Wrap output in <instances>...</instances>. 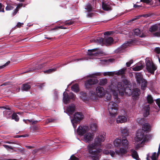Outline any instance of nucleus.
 Masks as SVG:
<instances>
[{
    "mask_svg": "<svg viewBox=\"0 0 160 160\" xmlns=\"http://www.w3.org/2000/svg\"><path fill=\"white\" fill-rule=\"evenodd\" d=\"M144 112L143 114L144 116L145 117H147L149 115V113L150 107L149 105L145 106L144 108Z\"/></svg>",
    "mask_w": 160,
    "mask_h": 160,
    "instance_id": "obj_29",
    "label": "nucleus"
},
{
    "mask_svg": "<svg viewBox=\"0 0 160 160\" xmlns=\"http://www.w3.org/2000/svg\"><path fill=\"white\" fill-rule=\"evenodd\" d=\"M130 45V41L123 44L121 46L117 49L116 51L117 53H121L126 51Z\"/></svg>",
    "mask_w": 160,
    "mask_h": 160,
    "instance_id": "obj_11",
    "label": "nucleus"
},
{
    "mask_svg": "<svg viewBox=\"0 0 160 160\" xmlns=\"http://www.w3.org/2000/svg\"><path fill=\"white\" fill-rule=\"evenodd\" d=\"M111 3L109 2H102V8L103 10L106 11H111L112 10V7L110 6Z\"/></svg>",
    "mask_w": 160,
    "mask_h": 160,
    "instance_id": "obj_16",
    "label": "nucleus"
},
{
    "mask_svg": "<svg viewBox=\"0 0 160 160\" xmlns=\"http://www.w3.org/2000/svg\"><path fill=\"white\" fill-rule=\"evenodd\" d=\"M97 126L95 123H93L91 124L90 128L91 130L93 132H95L97 129Z\"/></svg>",
    "mask_w": 160,
    "mask_h": 160,
    "instance_id": "obj_42",
    "label": "nucleus"
},
{
    "mask_svg": "<svg viewBox=\"0 0 160 160\" xmlns=\"http://www.w3.org/2000/svg\"><path fill=\"white\" fill-rule=\"evenodd\" d=\"M121 132L124 135L126 136L127 135L129 131L127 128H124L121 129Z\"/></svg>",
    "mask_w": 160,
    "mask_h": 160,
    "instance_id": "obj_41",
    "label": "nucleus"
},
{
    "mask_svg": "<svg viewBox=\"0 0 160 160\" xmlns=\"http://www.w3.org/2000/svg\"><path fill=\"white\" fill-rule=\"evenodd\" d=\"M140 90L138 88H135L133 90L131 95L133 101H136L138 99L140 94Z\"/></svg>",
    "mask_w": 160,
    "mask_h": 160,
    "instance_id": "obj_14",
    "label": "nucleus"
},
{
    "mask_svg": "<svg viewBox=\"0 0 160 160\" xmlns=\"http://www.w3.org/2000/svg\"><path fill=\"white\" fill-rule=\"evenodd\" d=\"M146 69L148 72L151 74H154L155 71L157 69V66L153 62H151L148 58L145 59Z\"/></svg>",
    "mask_w": 160,
    "mask_h": 160,
    "instance_id": "obj_4",
    "label": "nucleus"
},
{
    "mask_svg": "<svg viewBox=\"0 0 160 160\" xmlns=\"http://www.w3.org/2000/svg\"><path fill=\"white\" fill-rule=\"evenodd\" d=\"M14 8V7L10 5H8L6 7L5 9L6 10L8 11L12 10Z\"/></svg>",
    "mask_w": 160,
    "mask_h": 160,
    "instance_id": "obj_52",
    "label": "nucleus"
},
{
    "mask_svg": "<svg viewBox=\"0 0 160 160\" xmlns=\"http://www.w3.org/2000/svg\"><path fill=\"white\" fill-rule=\"evenodd\" d=\"M113 33V31H107L104 33V35H110Z\"/></svg>",
    "mask_w": 160,
    "mask_h": 160,
    "instance_id": "obj_54",
    "label": "nucleus"
},
{
    "mask_svg": "<svg viewBox=\"0 0 160 160\" xmlns=\"http://www.w3.org/2000/svg\"><path fill=\"white\" fill-rule=\"evenodd\" d=\"M126 117L123 116H118L117 118L116 122L118 123L124 122L127 121Z\"/></svg>",
    "mask_w": 160,
    "mask_h": 160,
    "instance_id": "obj_24",
    "label": "nucleus"
},
{
    "mask_svg": "<svg viewBox=\"0 0 160 160\" xmlns=\"http://www.w3.org/2000/svg\"><path fill=\"white\" fill-rule=\"evenodd\" d=\"M70 159L71 160H79L78 158L75 156L73 155L71 156Z\"/></svg>",
    "mask_w": 160,
    "mask_h": 160,
    "instance_id": "obj_56",
    "label": "nucleus"
},
{
    "mask_svg": "<svg viewBox=\"0 0 160 160\" xmlns=\"http://www.w3.org/2000/svg\"><path fill=\"white\" fill-rule=\"evenodd\" d=\"M31 88L30 85L28 83H25L22 85L21 89L23 91H27Z\"/></svg>",
    "mask_w": 160,
    "mask_h": 160,
    "instance_id": "obj_32",
    "label": "nucleus"
},
{
    "mask_svg": "<svg viewBox=\"0 0 160 160\" xmlns=\"http://www.w3.org/2000/svg\"><path fill=\"white\" fill-rule=\"evenodd\" d=\"M135 35L139 36V37L142 38L145 37V35L143 34L142 31H141L138 28H136L133 31Z\"/></svg>",
    "mask_w": 160,
    "mask_h": 160,
    "instance_id": "obj_26",
    "label": "nucleus"
},
{
    "mask_svg": "<svg viewBox=\"0 0 160 160\" xmlns=\"http://www.w3.org/2000/svg\"><path fill=\"white\" fill-rule=\"evenodd\" d=\"M149 30L152 33L154 36L160 37V23L158 24H155L152 26Z\"/></svg>",
    "mask_w": 160,
    "mask_h": 160,
    "instance_id": "obj_7",
    "label": "nucleus"
},
{
    "mask_svg": "<svg viewBox=\"0 0 160 160\" xmlns=\"http://www.w3.org/2000/svg\"><path fill=\"white\" fill-rule=\"evenodd\" d=\"M96 2V0H93L91 2L92 4H91L89 3H88L85 7V9L87 10V12H90L92 11V7L93 6V4L94 2Z\"/></svg>",
    "mask_w": 160,
    "mask_h": 160,
    "instance_id": "obj_19",
    "label": "nucleus"
},
{
    "mask_svg": "<svg viewBox=\"0 0 160 160\" xmlns=\"http://www.w3.org/2000/svg\"><path fill=\"white\" fill-rule=\"evenodd\" d=\"M98 82V80L95 78L87 79L84 82V86L86 89H89L92 88Z\"/></svg>",
    "mask_w": 160,
    "mask_h": 160,
    "instance_id": "obj_6",
    "label": "nucleus"
},
{
    "mask_svg": "<svg viewBox=\"0 0 160 160\" xmlns=\"http://www.w3.org/2000/svg\"><path fill=\"white\" fill-rule=\"evenodd\" d=\"M2 4L0 2V12H4V8L3 7L2 8ZM3 7H4V6H3Z\"/></svg>",
    "mask_w": 160,
    "mask_h": 160,
    "instance_id": "obj_59",
    "label": "nucleus"
},
{
    "mask_svg": "<svg viewBox=\"0 0 160 160\" xmlns=\"http://www.w3.org/2000/svg\"><path fill=\"white\" fill-rule=\"evenodd\" d=\"M140 18V16L139 15L135 16L133 18L131 19V21H134L136 20L139 19Z\"/></svg>",
    "mask_w": 160,
    "mask_h": 160,
    "instance_id": "obj_55",
    "label": "nucleus"
},
{
    "mask_svg": "<svg viewBox=\"0 0 160 160\" xmlns=\"http://www.w3.org/2000/svg\"><path fill=\"white\" fill-rule=\"evenodd\" d=\"M114 144L116 147L120 148L121 146H123L124 148H120L119 149H116L115 150L116 154L119 155H122L126 153L128 145V141L126 138L124 137L122 140L120 139L116 138L114 142Z\"/></svg>",
    "mask_w": 160,
    "mask_h": 160,
    "instance_id": "obj_2",
    "label": "nucleus"
},
{
    "mask_svg": "<svg viewBox=\"0 0 160 160\" xmlns=\"http://www.w3.org/2000/svg\"><path fill=\"white\" fill-rule=\"evenodd\" d=\"M24 122L27 124H28L29 122H32V124H36L38 122V121H34L33 120H31V119H27L25 120L24 119L23 120Z\"/></svg>",
    "mask_w": 160,
    "mask_h": 160,
    "instance_id": "obj_38",
    "label": "nucleus"
},
{
    "mask_svg": "<svg viewBox=\"0 0 160 160\" xmlns=\"http://www.w3.org/2000/svg\"><path fill=\"white\" fill-rule=\"evenodd\" d=\"M104 38H102L98 37L97 39L94 40V42L101 44H104Z\"/></svg>",
    "mask_w": 160,
    "mask_h": 160,
    "instance_id": "obj_31",
    "label": "nucleus"
},
{
    "mask_svg": "<svg viewBox=\"0 0 160 160\" xmlns=\"http://www.w3.org/2000/svg\"><path fill=\"white\" fill-rule=\"evenodd\" d=\"M96 93L94 92L93 93H92V94H93L95 96L97 95L99 97H102L105 94L104 88L100 86L97 87L96 89Z\"/></svg>",
    "mask_w": 160,
    "mask_h": 160,
    "instance_id": "obj_10",
    "label": "nucleus"
},
{
    "mask_svg": "<svg viewBox=\"0 0 160 160\" xmlns=\"http://www.w3.org/2000/svg\"><path fill=\"white\" fill-rule=\"evenodd\" d=\"M71 89L72 91L75 92H78L79 91L78 85L77 84H75L72 85L71 87Z\"/></svg>",
    "mask_w": 160,
    "mask_h": 160,
    "instance_id": "obj_35",
    "label": "nucleus"
},
{
    "mask_svg": "<svg viewBox=\"0 0 160 160\" xmlns=\"http://www.w3.org/2000/svg\"><path fill=\"white\" fill-rule=\"evenodd\" d=\"M141 89L142 90H144L146 89L147 86V82L145 79H144L141 82Z\"/></svg>",
    "mask_w": 160,
    "mask_h": 160,
    "instance_id": "obj_33",
    "label": "nucleus"
},
{
    "mask_svg": "<svg viewBox=\"0 0 160 160\" xmlns=\"http://www.w3.org/2000/svg\"><path fill=\"white\" fill-rule=\"evenodd\" d=\"M18 9H17V8H16L14 10V11L13 13V16H15V15H16L17 14V13L18 12Z\"/></svg>",
    "mask_w": 160,
    "mask_h": 160,
    "instance_id": "obj_64",
    "label": "nucleus"
},
{
    "mask_svg": "<svg viewBox=\"0 0 160 160\" xmlns=\"http://www.w3.org/2000/svg\"><path fill=\"white\" fill-rule=\"evenodd\" d=\"M93 133L87 132L84 136V140L86 142H89L93 140Z\"/></svg>",
    "mask_w": 160,
    "mask_h": 160,
    "instance_id": "obj_15",
    "label": "nucleus"
},
{
    "mask_svg": "<svg viewBox=\"0 0 160 160\" xmlns=\"http://www.w3.org/2000/svg\"><path fill=\"white\" fill-rule=\"evenodd\" d=\"M122 82L124 86L125 87V86L128 85L129 83L128 81L125 78H124L122 80Z\"/></svg>",
    "mask_w": 160,
    "mask_h": 160,
    "instance_id": "obj_50",
    "label": "nucleus"
},
{
    "mask_svg": "<svg viewBox=\"0 0 160 160\" xmlns=\"http://www.w3.org/2000/svg\"><path fill=\"white\" fill-rule=\"evenodd\" d=\"M113 95L114 99H115V102L117 103H119L120 99L118 98V92L114 91L113 92Z\"/></svg>",
    "mask_w": 160,
    "mask_h": 160,
    "instance_id": "obj_36",
    "label": "nucleus"
},
{
    "mask_svg": "<svg viewBox=\"0 0 160 160\" xmlns=\"http://www.w3.org/2000/svg\"><path fill=\"white\" fill-rule=\"evenodd\" d=\"M155 52L157 54H159L160 53V48L159 47L156 48L154 49Z\"/></svg>",
    "mask_w": 160,
    "mask_h": 160,
    "instance_id": "obj_57",
    "label": "nucleus"
},
{
    "mask_svg": "<svg viewBox=\"0 0 160 160\" xmlns=\"http://www.w3.org/2000/svg\"><path fill=\"white\" fill-rule=\"evenodd\" d=\"M134 140L137 148L142 147L146 141V134L143 132L141 131V130H139L137 132Z\"/></svg>",
    "mask_w": 160,
    "mask_h": 160,
    "instance_id": "obj_3",
    "label": "nucleus"
},
{
    "mask_svg": "<svg viewBox=\"0 0 160 160\" xmlns=\"http://www.w3.org/2000/svg\"><path fill=\"white\" fill-rule=\"evenodd\" d=\"M75 97V95L72 92L68 94L66 92H64L63 93V102L65 104L68 103L70 99L74 100Z\"/></svg>",
    "mask_w": 160,
    "mask_h": 160,
    "instance_id": "obj_8",
    "label": "nucleus"
},
{
    "mask_svg": "<svg viewBox=\"0 0 160 160\" xmlns=\"http://www.w3.org/2000/svg\"><path fill=\"white\" fill-rule=\"evenodd\" d=\"M83 60V58H79V59H73L71 61L68 62L67 63H65V64H64L63 65L64 66V65H66L68 63H70V62H75V61L78 62V61H79L80 60Z\"/></svg>",
    "mask_w": 160,
    "mask_h": 160,
    "instance_id": "obj_49",
    "label": "nucleus"
},
{
    "mask_svg": "<svg viewBox=\"0 0 160 160\" xmlns=\"http://www.w3.org/2000/svg\"><path fill=\"white\" fill-rule=\"evenodd\" d=\"M71 122L74 128V129H75L77 127V124L78 123H75V122H74V121L72 120H71Z\"/></svg>",
    "mask_w": 160,
    "mask_h": 160,
    "instance_id": "obj_58",
    "label": "nucleus"
},
{
    "mask_svg": "<svg viewBox=\"0 0 160 160\" xmlns=\"http://www.w3.org/2000/svg\"><path fill=\"white\" fill-rule=\"evenodd\" d=\"M150 126L148 123H145L142 126V131L144 133L145 132H147L150 130Z\"/></svg>",
    "mask_w": 160,
    "mask_h": 160,
    "instance_id": "obj_27",
    "label": "nucleus"
},
{
    "mask_svg": "<svg viewBox=\"0 0 160 160\" xmlns=\"http://www.w3.org/2000/svg\"><path fill=\"white\" fill-rule=\"evenodd\" d=\"M12 118L14 119L16 121L18 122L19 120V118L18 115L15 113H14L12 115Z\"/></svg>",
    "mask_w": 160,
    "mask_h": 160,
    "instance_id": "obj_43",
    "label": "nucleus"
},
{
    "mask_svg": "<svg viewBox=\"0 0 160 160\" xmlns=\"http://www.w3.org/2000/svg\"><path fill=\"white\" fill-rule=\"evenodd\" d=\"M147 102L149 104H152L154 100L152 96L148 94L146 98Z\"/></svg>",
    "mask_w": 160,
    "mask_h": 160,
    "instance_id": "obj_34",
    "label": "nucleus"
},
{
    "mask_svg": "<svg viewBox=\"0 0 160 160\" xmlns=\"http://www.w3.org/2000/svg\"><path fill=\"white\" fill-rule=\"evenodd\" d=\"M3 113L7 117L9 116L12 113L10 108H8L7 110H5L3 112Z\"/></svg>",
    "mask_w": 160,
    "mask_h": 160,
    "instance_id": "obj_37",
    "label": "nucleus"
},
{
    "mask_svg": "<svg viewBox=\"0 0 160 160\" xmlns=\"http://www.w3.org/2000/svg\"><path fill=\"white\" fill-rule=\"evenodd\" d=\"M108 110L111 116H113L117 114L118 105L113 102H109L108 104Z\"/></svg>",
    "mask_w": 160,
    "mask_h": 160,
    "instance_id": "obj_5",
    "label": "nucleus"
},
{
    "mask_svg": "<svg viewBox=\"0 0 160 160\" xmlns=\"http://www.w3.org/2000/svg\"><path fill=\"white\" fill-rule=\"evenodd\" d=\"M127 69V68L125 67L119 70L117 72H116V75H120L124 74L126 72Z\"/></svg>",
    "mask_w": 160,
    "mask_h": 160,
    "instance_id": "obj_30",
    "label": "nucleus"
},
{
    "mask_svg": "<svg viewBox=\"0 0 160 160\" xmlns=\"http://www.w3.org/2000/svg\"><path fill=\"white\" fill-rule=\"evenodd\" d=\"M117 87L119 93L121 95L124 94V92L127 93L128 94V92L127 91L128 90H130V88L129 87H125L122 82H118Z\"/></svg>",
    "mask_w": 160,
    "mask_h": 160,
    "instance_id": "obj_9",
    "label": "nucleus"
},
{
    "mask_svg": "<svg viewBox=\"0 0 160 160\" xmlns=\"http://www.w3.org/2000/svg\"><path fill=\"white\" fill-rule=\"evenodd\" d=\"M135 77L137 83L140 84L141 82L144 79L143 78L142 74L141 73L136 72L135 73Z\"/></svg>",
    "mask_w": 160,
    "mask_h": 160,
    "instance_id": "obj_23",
    "label": "nucleus"
},
{
    "mask_svg": "<svg viewBox=\"0 0 160 160\" xmlns=\"http://www.w3.org/2000/svg\"><path fill=\"white\" fill-rule=\"evenodd\" d=\"M80 98L84 101H88L89 100V97L85 92H82L80 93Z\"/></svg>",
    "mask_w": 160,
    "mask_h": 160,
    "instance_id": "obj_25",
    "label": "nucleus"
},
{
    "mask_svg": "<svg viewBox=\"0 0 160 160\" xmlns=\"http://www.w3.org/2000/svg\"><path fill=\"white\" fill-rule=\"evenodd\" d=\"M99 49L98 48L88 50V54L89 56L91 57L97 56L100 54V53L98 51H97Z\"/></svg>",
    "mask_w": 160,
    "mask_h": 160,
    "instance_id": "obj_17",
    "label": "nucleus"
},
{
    "mask_svg": "<svg viewBox=\"0 0 160 160\" xmlns=\"http://www.w3.org/2000/svg\"><path fill=\"white\" fill-rule=\"evenodd\" d=\"M105 153L106 154H108V153H109L110 154L112 157H113L114 155L115 154V152L113 151L110 150L108 151L105 152Z\"/></svg>",
    "mask_w": 160,
    "mask_h": 160,
    "instance_id": "obj_51",
    "label": "nucleus"
},
{
    "mask_svg": "<svg viewBox=\"0 0 160 160\" xmlns=\"http://www.w3.org/2000/svg\"><path fill=\"white\" fill-rule=\"evenodd\" d=\"M139 16H140V18L142 17H143L147 18L150 16V14H147L142 15H139Z\"/></svg>",
    "mask_w": 160,
    "mask_h": 160,
    "instance_id": "obj_60",
    "label": "nucleus"
},
{
    "mask_svg": "<svg viewBox=\"0 0 160 160\" xmlns=\"http://www.w3.org/2000/svg\"><path fill=\"white\" fill-rule=\"evenodd\" d=\"M88 129V127L86 126H79L77 129V133L78 135L80 136H82L84 134L87 133Z\"/></svg>",
    "mask_w": 160,
    "mask_h": 160,
    "instance_id": "obj_13",
    "label": "nucleus"
},
{
    "mask_svg": "<svg viewBox=\"0 0 160 160\" xmlns=\"http://www.w3.org/2000/svg\"><path fill=\"white\" fill-rule=\"evenodd\" d=\"M156 102L158 107H160V99L159 98L157 99L156 100Z\"/></svg>",
    "mask_w": 160,
    "mask_h": 160,
    "instance_id": "obj_62",
    "label": "nucleus"
},
{
    "mask_svg": "<svg viewBox=\"0 0 160 160\" xmlns=\"http://www.w3.org/2000/svg\"><path fill=\"white\" fill-rule=\"evenodd\" d=\"M62 22L65 25H70L73 24L75 22V21L72 20H67L64 22Z\"/></svg>",
    "mask_w": 160,
    "mask_h": 160,
    "instance_id": "obj_40",
    "label": "nucleus"
},
{
    "mask_svg": "<svg viewBox=\"0 0 160 160\" xmlns=\"http://www.w3.org/2000/svg\"><path fill=\"white\" fill-rule=\"evenodd\" d=\"M104 44L108 46L112 44L113 41L112 38L111 37H106L104 38Z\"/></svg>",
    "mask_w": 160,
    "mask_h": 160,
    "instance_id": "obj_21",
    "label": "nucleus"
},
{
    "mask_svg": "<svg viewBox=\"0 0 160 160\" xmlns=\"http://www.w3.org/2000/svg\"><path fill=\"white\" fill-rule=\"evenodd\" d=\"M107 79L106 78L103 79L101 80L99 82V84L100 85H104L107 84Z\"/></svg>",
    "mask_w": 160,
    "mask_h": 160,
    "instance_id": "obj_44",
    "label": "nucleus"
},
{
    "mask_svg": "<svg viewBox=\"0 0 160 160\" xmlns=\"http://www.w3.org/2000/svg\"><path fill=\"white\" fill-rule=\"evenodd\" d=\"M143 67V63H142V62H139L133 66V67L132 68V69L133 71H138L142 70Z\"/></svg>",
    "mask_w": 160,
    "mask_h": 160,
    "instance_id": "obj_22",
    "label": "nucleus"
},
{
    "mask_svg": "<svg viewBox=\"0 0 160 160\" xmlns=\"http://www.w3.org/2000/svg\"><path fill=\"white\" fill-rule=\"evenodd\" d=\"M46 83H38V84L36 86L38 88H40V89H43L44 87L45 86Z\"/></svg>",
    "mask_w": 160,
    "mask_h": 160,
    "instance_id": "obj_45",
    "label": "nucleus"
},
{
    "mask_svg": "<svg viewBox=\"0 0 160 160\" xmlns=\"http://www.w3.org/2000/svg\"><path fill=\"white\" fill-rule=\"evenodd\" d=\"M131 152L132 154V157L136 160H140V159L139 158L137 152L135 150H131Z\"/></svg>",
    "mask_w": 160,
    "mask_h": 160,
    "instance_id": "obj_28",
    "label": "nucleus"
},
{
    "mask_svg": "<svg viewBox=\"0 0 160 160\" xmlns=\"http://www.w3.org/2000/svg\"><path fill=\"white\" fill-rule=\"evenodd\" d=\"M114 73L113 72H104L103 73L104 76H112L114 75Z\"/></svg>",
    "mask_w": 160,
    "mask_h": 160,
    "instance_id": "obj_48",
    "label": "nucleus"
},
{
    "mask_svg": "<svg viewBox=\"0 0 160 160\" xmlns=\"http://www.w3.org/2000/svg\"><path fill=\"white\" fill-rule=\"evenodd\" d=\"M141 2L145 3H149L150 2V0H140Z\"/></svg>",
    "mask_w": 160,
    "mask_h": 160,
    "instance_id": "obj_63",
    "label": "nucleus"
},
{
    "mask_svg": "<svg viewBox=\"0 0 160 160\" xmlns=\"http://www.w3.org/2000/svg\"><path fill=\"white\" fill-rule=\"evenodd\" d=\"M83 115L82 112H77L74 115L72 120H73L75 123H79L83 119Z\"/></svg>",
    "mask_w": 160,
    "mask_h": 160,
    "instance_id": "obj_12",
    "label": "nucleus"
},
{
    "mask_svg": "<svg viewBox=\"0 0 160 160\" xmlns=\"http://www.w3.org/2000/svg\"><path fill=\"white\" fill-rule=\"evenodd\" d=\"M105 138L104 136H98L95 138L94 143L89 146V152L93 155L92 157V160H98L100 158V152L101 149L98 148L101 145V142H103Z\"/></svg>",
    "mask_w": 160,
    "mask_h": 160,
    "instance_id": "obj_1",
    "label": "nucleus"
},
{
    "mask_svg": "<svg viewBox=\"0 0 160 160\" xmlns=\"http://www.w3.org/2000/svg\"><path fill=\"white\" fill-rule=\"evenodd\" d=\"M56 70V68H51L47 70H45L43 71V72L45 73H46L47 74H49L51 73Z\"/></svg>",
    "mask_w": 160,
    "mask_h": 160,
    "instance_id": "obj_39",
    "label": "nucleus"
},
{
    "mask_svg": "<svg viewBox=\"0 0 160 160\" xmlns=\"http://www.w3.org/2000/svg\"><path fill=\"white\" fill-rule=\"evenodd\" d=\"M67 28V27H64L62 26H56L55 28H52V30H58L59 29H66Z\"/></svg>",
    "mask_w": 160,
    "mask_h": 160,
    "instance_id": "obj_47",
    "label": "nucleus"
},
{
    "mask_svg": "<svg viewBox=\"0 0 160 160\" xmlns=\"http://www.w3.org/2000/svg\"><path fill=\"white\" fill-rule=\"evenodd\" d=\"M158 156L156 152H154L151 157L152 160H157Z\"/></svg>",
    "mask_w": 160,
    "mask_h": 160,
    "instance_id": "obj_46",
    "label": "nucleus"
},
{
    "mask_svg": "<svg viewBox=\"0 0 160 160\" xmlns=\"http://www.w3.org/2000/svg\"><path fill=\"white\" fill-rule=\"evenodd\" d=\"M75 110V107L73 104L69 105L66 109V112L69 115H72Z\"/></svg>",
    "mask_w": 160,
    "mask_h": 160,
    "instance_id": "obj_20",
    "label": "nucleus"
},
{
    "mask_svg": "<svg viewBox=\"0 0 160 160\" xmlns=\"http://www.w3.org/2000/svg\"><path fill=\"white\" fill-rule=\"evenodd\" d=\"M45 66L46 63H45L40 64L38 66H35V67L29 68L28 71L26 72H31L34 71L38 70L40 69L44 68Z\"/></svg>",
    "mask_w": 160,
    "mask_h": 160,
    "instance_id": "obj_18",
    "label": "nucleus"
},
{
    "mask_svg": "<svg viewBox=\"0 0 160 160\" xmlns=\"http://www.w3.org/2000/svg\"><path fill=\"white\" fill-rule=\"evenodd\" d=\"M2 146L6 149H13V148L11 146H10L8 145L3 144Z\"/></svg>",
    "mask_w": 160,
    "mask_h": 160,
    "instance_id": "obj_53",
    "label": "nucleus"
},
{
    "mask_svg": "<svg viewBox=\"0 0 160 160\" xmlns=\"http://www.w3.org/2000/svg\"><path fill=\"white\" fill-rule=\"evenodd\" d=\"M10 62L8 61V62H7V63H6L5 64H4V65H2V66H0V69H2V68H4V67H5L6 66H7L8 65V64Z\"/></svg>",
    "mask_w": 160,
    "mask_h": 160,
    "instance_id": "obj_61",
    "label": "nucleus"
}]
</instances>
